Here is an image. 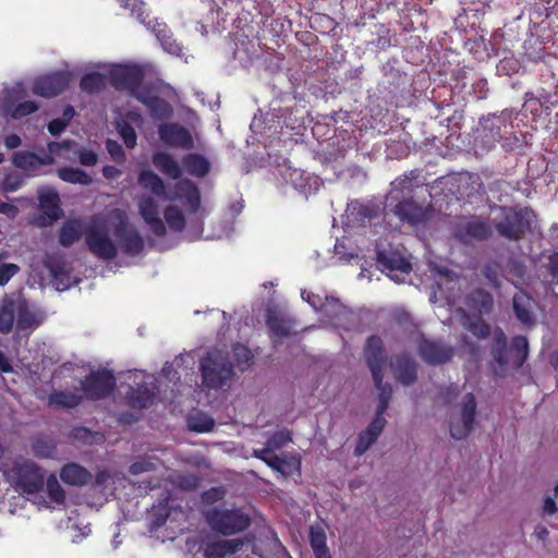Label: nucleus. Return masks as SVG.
I'll use <instances>...</instances> for the list:
<instances>
[{
	"mask_svg": "<svg viewBox=\"0 0 558 558\" xmlns=\"http://www.w3.org/2000/svg\"><path fill=\"white\" fill-rule=\"evenodd\" d=\"M47 318L46 312L20 293L4 294L0 299V333L9 335L14 329L33 331Z\"/></svg>",
	"mask_w": 558,
	"mask_h": 558,
	"instance_id": "f257e3e1",
	"label": "nucleus"
},
{
	"mask_svg": "<svg viewBox=\"0 0 558 558\" xmlns=\"http://www.w3.org/2000/svg\"><path fill=\"white\" fill-rule=\"evenodd\" d=\"M508 338L501 328H495L492 333L490 367L496 376L505 377L511 368H520L529 355V342L524 336L512 339L508 349Z\"/></svg>",
	"mask_w": 558,
	"mask_h": 558,
	"instance_id": "f03ea898",
	"label": "nucleus"
},
{
	"mask_svg": "<svg viewBox=\"0 0 558 558\" xmlns=\"http://www.w3.org/2000/svg\"><path fill=\"white\" fill-rule=\"evenodd\" d=\"M201 373L203 384L210 389H220L230 385L235 376L229 353L222 350H213L202 359Z\"/></svg>",
	"mask_w": 558,
	"mask_h": 558,
	"instance_id": "7ed1b4c3",
	"label": "nucleus"
},
{
	"mask_svg": "<svg viewBox=\"0 0 558 558\" xmlns=\"http://www.w3.org/2000/svg\"><path fill=\"white\" fill-rule=\"evenodd\" d=\"M207 525L217 534L231 536L244 532L251 525V517L241 508L213 507L204 511Z\"/></svg>",
	"mask_w": 558,
	"mask_h": 558,
	"instance_id": "20e7f679",
	"label": "nucleus"
},
{
	"mask_svg": "<svg viewBox=\"0 0 558 558\" xmlns=\"http://www.w3.org/2000/svg\"><path fill=\"white\" fill-rule=\"evenodd\" d=\"M477 403L472 392H466L451 408L448 426L451 438L465 439L475 428L477 423Z\"/></svg>",
	"mask_w": 558,
	"mask_h": 558,
	"instance_id": "39448f33",
	"label": "nucleus"
},
{
	"mask_svg": "<svg viewBox=\"0 0 558 558\" xmlns=\"http://www.w3.org/2000/svg\"><path fill=\"white\" fill-rule=\"evenodd\" d=\"M531 217L532 211L527 208L515 210L511 207H501L494 218V226L500 236L517 241L530 228Z\"/></svg>",
	"mask_w": 558,
	"mask_h": 558,
	"instance_id": "423d86ee",
	"label": "nucleus"
},
{
	"mask_svg": "<svg viewBox=\"0 0 558 558\" xmlns=\"http://www.w3.org/2000/svg\"><path fill=\"white\" fill-rule=\"evenodd\" d=\"M302 299L315 311H322L336 327L350 329L355 324V314L333 296H326L323 301L319 295L303 291Z\"/></svg>",
	"mask_w": 558,
	"mask_h": 558,
	"instance_id": "0eeeda50",
	"label": "nucleus"
},
{
	"mask_svg": "<svg viewBox=\"0 0 558 558\" xmlns=\"http://www.w3.org/2000/svg\"><path fill=\"white\" fill-rule=\"evenodd\" d=\"M9 481L16 492L32 495L41 489L44 475L34 462L23 460L15 462L9 473Z\"/></svg>",
	"mask_w": 558,
	"mask_h": 558,
	"instance_id": "6e6552de",
	"label": "nucleus"
},
{
	"mask_svg": "<svg viewBox=\"0 0 558 558\" xmlns=\"http://www.w3.org/2000/svg\"><path fill=\"white\" fill-rule=\"evenodd\" d=\"M111 215L118 221L114 235L121 250L129 255L138 254L144 247V240L138 231L129 225L125 211L114 209Z\"/></svg>",
	"mask_w": 558,
	"mask_h": 558,
	"instance_id": "1a4fd4ad",
	"label": "nucleus"
},
{
	"mask_svg": "<svg viewBox=\"0 0 558 558\" xmlns=\"http://www.w3.org/2000/svg\"><path fill=\"white\" fill-rule=\"evenodd\" d=\"M116 385L114 376L108 371L92 373L81 384V390L86 399L99 400L108 396Z\"/></svg>",
	"mask_w": 558,
	"mask_h": 558,
	"instance_id": "9d476101",
	"label": "nucleus"
},
{
	"mask_svg": "<svg viewBox=\"0 0 558 558\" xmlns=\"http://www.w3.org/2000/svg\"><path fill=\"white\" fill-rule=\"evenodd\" d=\"M456 349L440 340L423 338L418 343V353L422 360L430 365L445 364L451 361Z\"/></svg>",
	"mask_w": 558,
	"mask_h": 558,
	"instance_id": "9b49d317",
	"label": "nucleus"
},
{
	"mask_svg": "<svg viewBox=\"0 0 558 558\" xmlns=\"http://www.w3.org/2000/svg\"><path fill=\"white\" fill-rule=\"evenodd\" d=\"M86 244L89 251L98 258L109 260L117 256V246L104 229H89L86 233Z\"/></svg>",
	"mask_w": 558,
	"mask_h": 558,
	"instance_id": "f8f14e48",
	"label": "nucleus"
},
{
	"mask_svg": "<svg viewBox=\"0 0 558 558\" xmlns=\"http://www.w3.org/2000/svg\"><path fill=\"white\" fill-rule=\"evenodd\" d=\"M160 140L168 146L192 149L194 140L191 132L178 123H163L158 129Z\"/></svg>",
	"mask_w": 558,
	"mask_h": 558,
	"instance_id": "ddd939ff",
	"label": "nucleus"
},
{
	"mask_svg": "<svg viewBox=\"0 0 558 558\" xmlns=\"http://www.w3.org/2000/svg\"><path fill=\"white\" fill-rule=\"evenodd\" d=\"M138 211L149 230L157 236L166 234L167 228L160 217L159 205L151 196H142L138 199Z\"/></svg>",
	"mask_w": 558,
	"mask_h": 558,
	"instance_id": "4468645a",
	"label": "nucleus"
},
{
	"mask_svg": "<svg viewBox=\"0 0 558 558\" xmlns=\"http://www.w3.org/2000/svg\"><path fill=\"white\" fill-rule=\"evenodd\" d=\"M69 84V75L64 72H56L35 80L33 92L43 97L59 95Z\"/></svg>",
	"mask_w": 558,
	"mask_h": 558,
	"instance_id": "2eb2a0df",
	"label": "nucleus"
},
{
	"mask_svg": "<svg viewBox=\"0 0 558 558\" xmlns=\"http://www.w3.org/2000/svg\"><path fill=\"white\" fill-rule=\"evenodd\" d=\"M163 199L180 201L196 211L199 206V191L191 180H181L174 184L173 190L166 191Z\"/></svg>",
	"mask_w": 558,
	"mask_h": 558,
	"instance_id": "dca6fc26",
	"label": "nucleus"
},
{
	"mask_svg": "<svg viewBox=\"0 0 558 558\" xmlns=\"http://www.w3.org/2000/svg\"><path fill=\"white\" fill-rule=\"evenodd\" d=\"M364 356L373 377L384 374L387 359L383 340L379 337L371 336L367 338Z\"/></svg>",
	"mask_w": 558,
	"mask_h": 558,
	"instance_id": "f3484780",
	"label": "nucleus"
},
{
	"mask_svg": "<svg viewBox=\"0 0 558 558\" xmlns=\"http://www.w3.org/2000/svg\"><path fill=\"white\" fill-rule=\"evenodd\" d=\"M144 77L140 66H122L111 72V83L120 90L131 94L142 83Z\"/></svg>",
	"mask_w": 558,
	"mask_h": 558,
	"instance_id": "a211bd4d",
	"label": "nucleus"
},
{
	"mask_svg": "<svg viewBox=\"0 0 558 558\" xmlns=\"http://www.w3.org/2000/svg\"><path fill=\"white\" fill-rule=\"evenodd\" d=\"M395 377L404 386H409L416 380V363L410 356L397 355L390 363Z\"/></svg>",
	"mask_w": 558,
	"mask_h": 558,
	"instance_id": "6ab92c4d",
	"label": "nucleus"
},
{
	"mask_svg": "<svg viewBox=\"0 0 558 558\" xmlns=\"http://www.w3.org/2000/svg\"><path fill=\"white\" fill-rule=\"evenodd\" d=\"M513 311L517 318L525 326L535 324L534 308L536 302L524 291H519L512 299Z\"/></svg>",
	"mask_w": 558,
	"mask_h": 558,
	"instance_id": "aec40b11",
	"label": "nucleus"
},
{
	"mask_svg": "<svg viewBox=\"0 0 558 558\" xmlns=\"http://www.w3.org/2000/svg\"><path fill=\"white\" fill-rule=\"evenodd\" d=\"M386 423V418L374 417L366 429L359 435L357 444L354 449V454L356 457L363 456L377 440Z\"/></svg>",
	"mask_w": 558,
	"mask_h": 558,
	"instance_id": "412c9836",
	"label": "nucleus"
},
{
	"mask_svg": "<svg viewBox=\"0 0 558 558\" xmlns=\"http://www.w3.org/2000/svg\"><path fill=\"white\" fill-rule=\"evenodd\" d=\"M243 543L240 539H218L208 542L204 547L206 558H225L241 549Z\"/></svg>",
	"mask_w": 558,
	"mask_h": 558,
	"instance_id": "4be33fe9",
	"label": "nucleus"
},
{
	"mask_svg": "<svg viewBox=\"0 0 558 558\" xmlns=\"http://www.w3.org/2000/svg\"><path fill=\"white\" fill-rule=\"evenodd\" d=\"M484 129L489 131L485 136L488 138L487 143L494 144L504 138L507 134L511 133L512 125L507 124V119L502 116H492L484 119Z\"/></svg>",
	"mask_w": 558,
	"mask_h": 558,
	"instance_id": "5701e85b",
	"label": "nucleus"
},
{
	"mask_svg": "<svg viewBox=\"0 0 558 558\" xmlns=\"http://www.w3.org/2000/svg\"><path fill=\"white\" fill-rule=\"evenodd\" d=\"M12 161L14 166L20 169L33 171L43 165L53 163V158L50 155L39 157L34 153L16 151L12 156Z\"/></svg>",
	"mask_w": 558,
	"mask_h": 558,
	"instance_id": "b1692460",
	"label": "nucleus"
},
{
	"mask_svg": "<svg viewBox=\"0 0 558 558\" xmlns=\"http://www.w3.org/2000/svg\"><path fill=\"white\" fill-rule=\"evenodd\" d=\"M265 463L274 471L284 476L292 475L294 472H298L301 466V461L296 457H279L276 453H268Z\"/></svg>",
	"mask_w": 558,
	"mask_h": 558,
	"instance_id": "393cba45",
	"label": "nucleus"
},
{
	"mask_svg": "<svg viewBox=\"0 0 558 558\" xmlns=\"http://www.w3.org/2000/svg\"><path fill=\"white\" fill-rule=\"evenodd\" d=\"M396 215L411 225L423 221L426 217V210L411 199L399 202L395 208Z\"/></svg>",
	"mask_w": 558,
	"mask_h": 558,
	"instance_id": "a878e982",
	"label": "nucleus"
},
{
	"mask_svg": "<svg viewBox=\"0 0 558 558\" xmlns=\"http://www.w3.org/2000/svg\"><path fill=\"white\" fill-rule=\"evenodd\" d=\"M377 259L379 264L390 270H400L401 272H409L411 270V264L397 251L377 247Z\"/></svg>",
	"mask_w": 558,
	"mask_h": 558,
	"instance_id": "bb28decb",
	"label": "nucleus"
},
{
	"mask_svg": "<svg viewBox=\"0 0 558 558\" xmlns=\"http://www.w3.org/2000/svg\"><path fill=\"white\" fill-rule=\"evenodd\" d=\"M60 477L65 484L81 486L92 480V474L80 464L68 463L61 469Z\"/></svg>",
	"mask_w": 558,
	"mask_h": 558,
	"instance_id": "cd10ccee",
	"label": "nucleus"
},
{
	"mask_svg": "<svg viewBox=\"0 0 558 558\" xmlns=\"http://www.w3.org/2000/svg\"><path fill=\"white\" fill-rule=\"evenodd\" d=\"M489 234V227L486 222L474 218L461 225L458 236L463 242H469L473 239L482 240Z\"/></svg>",
	"mask_w": 558,
	"mask_h": 558,
	"instance_id": "c85d7f7f",
	"label": "nucleus"
},
{
	"mask_svg": "<svg viewBox=\"0 0 558 558\" xmlns=\"http://www.w3.org/2000/svg\"><path fill=\"white\" fill-rule=\"evenodd\" d=\"M83 399L84 396L81 388H74L73 390H57L50 393L49 404L60 408H75Z\"/></svg>",
	"mask_w": 558,
	"mask_h": 558,
	"instance_id": "c756f323",
	"label": "nucleus"
},
{
	"mask_svg": "<svg viewBox=\"0 0 558 558\" xmlns=\"http://www.w3.org/2000/svg\"><path fill=\"white\" fill-rule=\"evenodd\" d=\"M154 166L171 179H179L182 174L179 162L166 151H157L153 156Z\"/></svg>",
	"mask_w": 558,
	"mask_h": 558,
	"instance_id": "7c9ffc66",
	"label": "nucleus"
},
{
	"mask_svg": "<svg viewBox=\"0 0 558 558\" xmlns=\"http://www.w3.org/2000/svg\"><path fill=\"white\" fill-rule=\"evenodd\" d=\"M155 391L147 385H138L137 388H131L128 393L129 402L133 408L143 409L151 404Z\"/></svg>",
	"mask_w": 558,
	"mask_h": 558,
	"instance_id": "2f4dec72",
	"label": "nucleus"
},
{
	"mask_svg": "<svg viewBox=\"0 0 558 558\" xmlns=\"http://www.w3.org/2000/svg\"><path fill=\"white\" fill-rule=\"evenodd\" d=\"M83 233V225L80 220H69L63 223L60 234L59 242L62 246L69 247L80 240Z\"/></svg>",
	"mask_w": 558,
	"mask_h": 558,
	"instance_id": "473e14b6",
	"label": "nucleus"
},
{
	"mask_svg": "<svg viewBox=\"0 0 558 558\" xmlns=\"http://www.w3.org/2000/svg\"><path fill=\"white\" fill-rule=\"evenodd\" d=\"M187 172L195 177H204L210 169L209 161L199 154H189L183 158Z\"/></svg>",
	"mask_w": 558,
	"mask_h": 558,
	"instance_id": "72a5a7b5",
	"label": "nucleus"
},
{
	"mask_svg": "<svg viewBox=\"0 0 558 558\" xmlns=\"http://www.w3.org/2000/svg\"><path fill=\"white\" fill-rule=\"evenodd\" d=\"M138 183L146 190H149L157 196L165 197L166 187L160 177L150 170H145L140 173Z\"/></svg>",
	"mask_w": 558,
	"mask_h": 558,
	"instance_id": "f704fd0d",
	"label": "nucleus"
},
{
	"mask_svg": "<svg viewBox=\"0 0 558 558\" xmlns=\"http://www.w3.org/2000/svg\"><path fill=\"white\" fill-rule=\"evenodd\" d=\"M310 542L314 550L315 558H330V554L326 545V534L322 527L311 526Z\"/></svg>",
	"mask_w": 558,
	"mask_h": 558,
	"instance_id": "c9c22d12",
	"label": "nucleus"
},
{
	"mask_svg": "<svg viewBox=\"0 0 558 558\" xmlns=\"http://www.w3.org/2000/svg\"><path fill=\"white\" fill-rule=\"evenodd\" d=\"M41 210L52 221L59 218V195L53 191L41 192L39 195Z\"/></svg>",
	"mask_w": 558,
	"mask_h": 558,
	"instance_id": "e433bc0d",
	"label": "nucleus"
},
{
	"mask_svg": "<svg viewBox=\"0 0 558 558\" xmlns=\"http://www.w3.org/2000/svg\"><path fill=\"white\" fill-rule=\"evenodd\" d=\"M58 175L63 181L74 184L78 183L82 185H88L93 181L89 174L78 168H61L58 170Z\"/></svg>",
	"mask_w": 558,
	"mask_h": 558,
	"instance_id": "4c0bfd02",
	"label": "nucleus"
},
{
	"mask_svg": "<svg viewBox=\"0 0 558 558\" xmlns=\"http://www.w3.org/2000/svg\"><path fill=\"white\" fill-rule=\"evenodd\" d=\"M165 221L174 232H181L185 227V218L180 208L174 205L168 206L163 211Z\"/></svg>",
	"mask_w": 558,
	"mask_h": 558,
	"instance_id": "58836bf2",
	"label": "nucleus"
},
{
	"mask_svg": "<svg viewBox=\"0 0 558 558\" xmlns=\"http://www.w3.org/2000/svg\"><path fill=\"white\" fill-rule=\"evenodd\" d=\"M462 325L478 339L492 338L493 330H490L489 326L480 317L475 319L466 317Z\"/></svg>",
	"mask_w": 558,
	"mask_h": 558,
	"instance_id": "ea45409f",
	"label": "nucleus"
},
{
	"mask_svg": "<svg viewBox=\"0 0 558 558\" xmlns=\"http://www.w3.org/2000/svg\"><path fill=\"white\" fill-rule=\"evenodd\" d=\"M150 116L154 119H166L171 116L172 107L160 97L156 96L147 106Z\"/></svg>",
	"mask_w": 558,
	"mask_h": 558,
	"instance_id": "a19ab883",
	"label": "nucleus"
},
{
	"mask_svg": "<svg viewBox=\"0 0 558 558\" xmlns=\"http://www.w3.org/2000/svg\"><path fill=\"white\" fill-rule=\"evenodd\" d=\"M106 84L104 75L99 73H89L82 77L81 88L88 93L100 90Z\"/></svg>",
	"mask_w": 558,
	"mask_h": 558,
	"instance_id": "79ce46f5",
	"label": "nucleus"
},
{
	"mask_svg": "<svg viewBox=\"0 0 558 558\" xmlns=\"http://www.w3.org/2000/svg\"><path fill=\"white\" fill-rule=\"evenodd\" d=\"M47 492L50 499L57 505H63L65 501V493L54 475H50L46 483Z\"/></svg>",
	"mask_w": 558,
	"mask_h": 558,
	"instance_id": "37998d69",
	"label": "nucleus"
},
{
	"mask_svg": "<svg viewBox=\"0 0 558 558\" xmlns=\"http://www.w3.org/2000/svg\"><path fill=\"white\" fill-rule=\"evenodd\" d=\"M292 440L289 430H280L275 433L265 444L269 453H275L277 450L286 446Z\"/></svg>",
	"mask_w": 558,
	"mask_h": 558,
	"instance_id": "c03bdc74",
	"label": "nucleus"
},
{
	"mask_svg": "<svg viewBox=\"0 0 558 558\" xmlns=\"http://www.w3.org/2000/svg\"><path fill=\"white\" fill-rule=\"evenodd\" d=\"M130 95L147 106L157 96V93L153 86L145 85L142 82Z\"/></svg>",
	"mask_w": 558,
	"mask_h": 558,
	"instance_id": "a18cd8bd",
	"label": "nucleus"
},
{
	"mask_svg": "<svg viewBox=\"0 0 558 558\" xmlns=\"http://www.w3.org/2000/svg\"><path fill=\"white\" fill-rule=\"evenodd\" d=\"M267 325L271 332L277 337H283L291 332V326L277 316L270 315L268 317Z\"/></svg>",
	"mask_w": 558,
	"mask_h": 558,
	"instance_id": "49530a36",
	"label": "nucleus"
},
{
	"mask_svg": "<svg viewBox=\"0 0 558 558\" xmlns=\"http://www.w3.org/2000/svg\"><path fill=\"white\" fill-rule=\"evenodd\" d=\"M118 132L124 141V144L129 148H133L136 145V132L132 125L122 121L118 122Z\"/></svg>",
	"mask_w": 558,
	"mask_h": 558,
	"instance_id": "de8ad7c7",
	"label": "nucleus"
},
{
	"mask_svg": "<svg viewBox=\"0 0 558 558\" xmlns=\"http://www.w3.org/2000/svg\"><path fill=\"white\" fill-rule=\"evenodd\" d=\"M189 426L192 430L205 433L214 428L215 422L206 415L195 416L189 421Z\"/></svg>",
	"mask_w": 558,
	"mask_h": 558,
	"instance_id": "09e8293b",
	"label": "nucleus"
},
{
	"mask_svg": "<svg viewBox=\"0 0 558 558\" xmlns=\"http://www.w3.org/2000/svg\"><path fill=\"white\" fill-rule=\"evenodd\" d=\"M375 387L378 390V401L390 402L392 396V387L388 383H384V374L378 375V377H373Z\"/></svg>",
	"mask_w": 558,
	"mask_h": 558,
	"instance_id": "8fccbe9b",
	"label": "nucleus"
},
{
	"mask_svg": "<svg viewBox=\"0 0 558 558\" xmlns=\"http://www.w3.org/2000/svg\"><path fill=\"white\" fill-rule=\"evenodd\" d=\"M38 110V105L33 100H26L19 104L14 109L10 112L13 119H21L25 116H28Z\"/></svg>",
	"mask_w": 558,
	"mask_h": 558,
	"instance_id": "3c124183",
	"label": "nucleus"
},
{
	"mask_svg": "<svg viewBox=\"0 0 558 558\" xmlns=\"http://www.w3.org/2000/svg\"><path fill=\"white\" fill-rule=\"evenodd\" d=\"M156 469L155 462L150 458H142L135 462H133L129 471L133 475H138L142 473L150 472Z\"/></svg>",
	"mask_w": 558,
	"mask_h": 558,
	"instance_id": "603ef678",
	"label": "nucleus"
},
{
	"mask_svg": "<svg viewBox=\"0 0 558 558\" xmlns=\"http://www.w3.org/2000/svg\"><path fill=\"white\" fill-rule=\"evenodd\" d=\"M226 488L223 486L211 487L202 494V501L206 505H213L220 501L226 496Z\"/></svg>",
	"mask_w": 558,
	"mask_h": 558,
	"instance_id": "864d4df0",
	"label": "nucleus"
},
{
	"mask_svg": "<svg viewBox=\"0 0 558 558\" xmlns=\"http://www.w3.org/2000/svg\"><path fill=\"white\" fill-rule=\"evenodd\" d=\"M20 270L16 264L0 262V286H5Z\"/></svg>",
	"mask_w": 558,
	"mask_h": 558,
	"instance_id": "5fc2aeb1",
	"label": "nucleus"
},
{
	"mask_svg": "<svg viewBox=\"0 0 558 558\" xmlns=\"http://www.w3.org/2000/svg\"><path fill=\"white\" fill-rule=\"evenodd\" d=\"M352 209L357 211V215L361 217V221H364L365 219L372 220L378 216L379 210L377 206L357 203L352 205Z\"/></svg>",
	"mask_w": 558,
	"mask_h": 558,
	"instance_id": "6e6d98bb",
	"label": "nucleus"
},
{
	"mask_svg": "<svg viewBox=\"0 0 558 558\" xmlns=\"http://www.w3.org/2000/svg\"><path fill=\"white\" fill-rule=\"evenodd\" d=\"M233 356L239 366L243 364L247 365L253 357L251 351L242 344L233 347Z\"/></svg>",
	"mask_w": 558,
	"mask_h": 558,
	"instance_id": "4d7b16f0",
	"label": "nucleus"
},
{
	"mask_svg": "<svg viewBox=\"0 0 558 558\" xmlns=\"http://www.w3.org/2000/svg\"><path fill=\"white\" fill-rule=\"evenodd\" d=\"M545 267L550 276V282L558 284V252L549 255Z\"/></svg>",
	"mask_w": 558,
	"mask_h": 558,
	"instance_id": "13d9d810",
	"label": "nucleus"
},
{
	"mask_svg": "<svg viewBox=\"0 0 558 558\" xmlns=\"http://www.w3.org/2000/svg\"><path fill=\"white\" fill-rule=\"evenodd\" d=\"M106 147L108 153L114 160L120 161L124 158V150L118 142L108 140L106 143Z\"/></svg>",
	"mask_w": 558,
	"mask_h": 558,
	"instance_id": "bf43d9fd",
	"label": "nucleus"
},
{
	"mask_svg": "<svg viewBox=\"0 0 558 558\" xmlns=\"http://www.w3.org/2000/svg\"><path fill=\"white\" fill-rule=\"evenodd\" d=\"M21 179L17 175H7L3 180L2 187L5 192H14L21 186Z\"/></svg>",
	"mask_w": 558,
	"mask_h": 558,
	"instance_id": "052dcab7",
	"label": "nucleus"
},
{
	"mask_svg": "<svg viewBox=\"0 0 558 558\" xmlns=\"http://www.w3.org/2000/svg\"><path fill=\"white\" fill-rule=\"evenodd\" d=\"M80 162L83 166H94L97 162V155L93 150H81L78 153Z\"/></svg>",
	"mask_w": 558,
	"mask_h": 558,
	"instance_id": "680f3d73",
	"label": "nucleus"
},
{
	"mask_svg": "<svg viewBox=\"0 0 558 558\" xmlns=\"http://www.w3.org/2000/svg\"><path fill=\"white\" fill-rule=\"evenodd\" d=\"M335 255L336 257L339 259V260H349L350 258H352L354 256L353 253H350V254H345V245H344V241H337L336 244H335Z\"/></svg>",
	"mask_w": 558,
	"mask_h": 558,
	"instance_id": "e2e57ef3",
	"label": "nucleus"
},
{
	"mask_svg": "<svg viewBox=\"0 0 558 558\" xmlns=\"http://www.w3.org/2000/svg\"><path fill=\"white\" fill-rule=\"evenodd\" d=\"M391 185L395 190H400V191H404V190L412 191V189H413V184H412L411 180L409 179V177H407V175L396 179L391 183Z\"/></svg>",
	"mask_w": 558,
	"mask_h": 558,
	"instance_id": "0e129e2a",
	"label": "nucleus"
},
{
	"mask_svg": "<svg viewBox=\"0 0 558 558\" xmlns=\"http://www.w3.org/2000/svg\"><path fill=\"white\" fill-rule=\"evenodd\" d=\"M163 49L171 54H180L182 49L181 46L171 37V39L163 40L160 43Z\"/></svg>",
	"mask_w": 558,
	"mask_h": 558,
	"instance_id": "69168bd1",
	"label": "nucleus"
},
{
	"mask_svg": "<svg viewBox=\"0 0 558 558\" xmlns=\"http://www.w3.org/2000/svg\"><path fill=\"white\" fill-rule=\"evenodd\" d=\"M484 275L492 283L494 288L500 287V280L497 270H495L492 266H486L484 269Z\"/></svg>",
	"mask_w": 558,
	"mask_h": 558,
	"instance_id": "338daca9",
	"label": "nucleus"
},
{
	"mask_svg": "<svg viewBox=\"0 0 558 558\" xmlns=\"http://www.w3.org/2000/svg\"><path fill=\"white\" fill-rule=\"evenodd\" d=\"M66 124L62 119H54L48 124V130L51 133V135L57 136L59 135L64 129Z\"/></svg>",
	"mask_w": 558,
	"mask_h": 558,
	"instance_id": "774afa93",
	"label": "nucleus"
}]
</instances>
